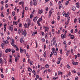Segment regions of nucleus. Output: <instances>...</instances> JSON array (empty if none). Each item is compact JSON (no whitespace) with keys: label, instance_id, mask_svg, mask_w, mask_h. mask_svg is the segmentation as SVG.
<instances>
[{"label":"nucleus","instance_id":"nucleus-64","mask_svg":"<svg viewBox=\"0 0 80 80\" xmlns=\"http://www.w3.org/2000/svg\"><path fill=\"white\" fill-rule=\"evenodd\" d=\"M19 27H22V23H20L19 24Z\"/></svg>","mask_w":80,"mask_h":80},{"label":"nucleus","instance_id":"nucleus-5","mask_svg":"<svg viewBox=\"0 0 80 80\" xmlns=\"http://www.w3.org/2000/svg\"><path fill=\"white\" fill-rule=\"evenodd\" d=\"M43 13V10L40 9L38 11V14H41Z\"/></svg>","mask_w":80,"mask_h":80},{"label":"nucleus","instance_id":"nucleus-45","mask_svg":"<svg viewBox=\"0 0 80 80\" xmlns=\"http://www.w3.org/2000/svg\"><path fill=\"white\" fill-rule=\"evenodd\" d=\"M10 38L9 36L7 38V39L8 40H10Z\"/></svg>","mask_w":80,"mask_h":80},{"label":"nucleus","instance_id":"nucleus-57","mask_svg":"<svg viewBox=\"0 0 80 80\" xmlns=\"http://www.w3.org/2000/svg\"><path fill=\"white\" fill-rule=\"evenodd\" d=\"M71 33H73V29H71Z\"/></svg>","mask_w":80,"mask_h":80},{"label":"nucleus","instance_id":"nucleus-40","mask_svg":"<svg viewBox=\"0 0 80 80\" xmlns=\"http://www.w3.org/2000/svg\"><path fill=\"white\" fill-rule=\"evenodd\" d=\"M56 44V41H54L53 42V45H55Z\"/></svg>","mask_w":80,"mask_h":80},{"label":"nucleus","instance_id":"nucleus-27","mask_svg":"<svg viewBox=\"0 0 80 80\" xmlns=\"http://www.w3.org/2000/svg\"><path fill=\"white\" fill-rule=\"evenodd\" d=\"M72 72L73 73H77V72H76V71H75V69L73 70L72 71Z\"/></svg>","mask_w":80,"mask_h":80},{"label":"nucleus","instance_id":"nucleus-4","mask_svg":"<svg viewBox=\"0 0 80 80\" xmlns=\"http://www.w3.org/2000/svg\"><path fill=\"white\" fill-rule=\"evenodd\" d=\"M11 44L12 46H14V39H12V41L11 42Z\"/></svg>","mask_w":80,"mask_h":80},{"label":"nucleus","instance_id":"nucleus-58","mask_svg":"<svg viewBox=\"0 0 80 80\" xmlns=\"http://www.w3.org/2000/svg\"><path fill=\"white\" fill-rule=\"evenodd\" d=\"M71 75V72H70V71H69V73H68V75H69V76H70Z\"/></svg>","mask_w":80,"mask_h":80},{"label":"nucleus","instance_id":"nucleus-16","mask_svg":"<svg viewBox=\"0 0 80 80\" xmlns=\"http://www.w3.org/2000/svg\"><path fill=\"white\" fill-rule=\"evenodd\" d=\"M75 37V36H74V35H72L71 36V39H74V38Z\"/></svg>","mask_w":80,"mask_h":80},{"label":"nucleus","instance_id":"nucleus-49","mask_svg":"<svg viewBox=\"0 0 80 80\" xmlns=\"http://www.w3.org/2000/svg\"><path fill=\"white\" fill-rule=\"evenodd\" d=\"M24 27L26 28H27V23L25 24Z\"/></svg>","mask_w":80,"mask_h":80},{"label":"nucleus","instance_id":"nucleus-59","mask_svg":"<svg viewBox=\"0 0 80 80\" xmlns=\"http://www.w3.org/2000/svg\"><path fill=\"white\" fill-rule=\"evenodd\" d=\"M75 80H78V78L77 77H76V78H75Z\"/></svg>","mask_w":80,"mask_h":80},{"label":"nucleus","instance_id":"nucleus-15","mask_svg":"<svg viewBox=\"0 0 80 80\" xmlns=\"http://www.w3.org/2000/svg\"><path fill=\"white\" fill-rule=\"evenodd\" d=\"M70 53V50H68L67 51V52H66V55L67 56H68V54Z\"/></svg>","mask_w":80,"mask_h":80},{"label":"nucleus","instance_id":"nucleus-44","mask_svg":"<svg viewBox=\"0 0 80 80\" xmlns=\"http://www.w3.org/2000/svg\"><path fill=\"white\" fill-rule=\"evenodd\" d=\"M37 23H38V26H40V25H41L40 23V22H37Z\"/></svg>","mask_w":80,"mask_h":80},{"label":"nucleus","instance_id":"nucleus-28","mask_svg":"<svg viewBox=\"0 0 80 80\" xmlns=\"http://www.w3.org/2000/svg\"><path fill=\"white\" fill-rule=\"evenodd\" d=\"M76 9V8L74 7H73L72 8V10H73V11H75Z\"/></svg>","mask_w":80,"mask_h":80},{"label":"nucleus","instance_id":"nucleus-8","mask_svg":"<svg viewBox=\"0 0 80 80\" xmlns=\"http://www.w3.org/2000/svg\"><path fill=\"white\" fill-rule=\"evenodd\" d=\"M43 56L45 58H46V57H47V52H46V51H45L44 52V54H43Z\"/></svg>","mask_w":80,"mask_h":80},{"label":"nucleus","instance_id":"nucleus-50","mask_svg":"<svg viewBox=\"0 0 80 80\" xmlns=\"http://www.w3.org/2000/svg\"><path fill=\"white\" fill-rule=\"evenodd\" d=\"M1 16L2 17H4V15H3V13H1Z\"/></svg>","mask_w":80,"mask_h":80},{"label":"nucleus","instance_id":"nucleus-10","mask_svg":"<svg viewBox=\"0 0 80 80\" xmlns=\"http://www.w3.org/2000/svg\"><path fill=\"white\" fill-rule=\"evenodd\" d=\"M13 24L14 25H15V24L17 25L18 24V23L17 22H15V21H14L13 22Z\"/></svg>","mask_w":80,"mask_h":80},{"label":"nucleus","instance_id":"nucleus-11","mask_svg":"<svg viewBox=\"0 0 80 80\" xmlns=\"http://www.w3.org/2000/svg\"><path fill=\"white\" fill-rule=\"evenodd\" d=\"M35 34L36 35H37V32H33L32 34V36H35Z\"/></svg>","mask_w":80,"mask_h":80},{"label":"nucleus","instance_id":"nucleus-56","mask_svg":"<svg viewBox=\"0 0 80 80\" xmlns=\"http://www.w3.org/2000/svg\"><path fill=\"white\" fill-rule=\"evenodd\" d=\"M61 3H62V2L61 1H59L58 3L59 5H61Z\"/></svg>","mask_w":80,"mask_h":80},{"label":"nucleus","instance_id":"nucleus-48","mask_svg":"<svg viewBox=\"0 0 80 80\" xmlns=\"http://www.w3.org/2000/svg\"><path fill=\"white\" fill-rule=\"evenodd\" d=\"M33 5L35 6H36V5H37V2H33Z\"/></svg>","mask_w":80,"mask_h":80},{"label":"nucleus","instance_id":"nucleus-6","mask_svg":"<svg viewBox=\"0 0 80 80\" xmlns=\"http://www.w3.org/2000/svg\"><path fill=\"white\" fill-rule=\"evenodd\" d=\"M45 32H48V30L49 29L48 27H44Z\"/></svg>","mask_w":80,"mask_h":80},{"label":"nucleus","instance_id":"nucleus-26","mask_svg":"<svg viewBox=\"0 0 80 80\" xmlns=\"http://www.w3.org/2000/svg\"><path fill=\"white\" fill-rule=\"evenodd\" d=\"M33 61H30V65H32V63H33Z\"/></svg>","mask_w":80,"mask_h":80},{"label":"nucleus","instance_id":"nucleus-9","mask_svg":"<svg viewBox=\"0 0 80 80\" xmlns=\"http://www.w3.org/2000/svg\"><path fill=\"white\" fill-rule=\"evenodd\" d=\"M76 5L77 8H80V6H79V3H76Z\"/></svg>","mask_w":80,"mask_h":80},{"label":"nucleus","instance_id":"nucleus-32","mask_svg":"<svg viewBox=\"0 0 80 80\" xmlns=\"http://www.w3.org/2000/svg\"><path fill=\"white\" fill-rule=\"evenodd\" d=\"M67 68H69V69L70 68V66L68 64L67 65Z\"/></svg>","mask_w":80,"mask_h":80},{"label":"nucleus","instance_id":"nucleus-43","mask_svg":"<svg viewBox=\"0 0 80 80\" xmlns=\"http://www.w3.org/2000/svg\"><path fill=\"white\" fill-rule=\"evenodd\" d=\"M36 48H37L38 47V44L37 43V41H36Z\"/></svg>","mask_w":80,"mask_h":80},{"label":"nucleus","instance_id":"nucleus-29","mask_svg":"<svg viewBox=\"0 0 80 80\" xmlns=\"http://www.w3.org/2000/svg\"><path fill=\"white\" fill-rule=\"evenodd\" d=\"M12 14L13 16H15V13L13 11L12 12Z\"/></svg>","mask_w":80,"mask_h":80},{"label":"nucleus","instance_id":"nucleus-37","mask_svg":"<svg viewBox=\"0 0 80 80\" xmlns=\"http://www.w3.org/2000/svg\"><path fill=\"white\" fill-rule=\"evenodd\" d=\"M20 42H21V43H22L23 42V39H22V38H21L20 39Z\"/></svg>","mask_w":80,"mask_h":80},{"label":"nucleus","instance_id":"nucleus-47","mask_svg":"<svg viewBox=\"0 0 80 80\" xmlns=\"http://www.w3.org/2000/svg\"><path fill=\"white\" fill-rule=\"evenodd\" d=\"M20 69H22V68H23V66H20Z\"/></svg>","mask_w":80,"mask_h":80},{"label":"nucleus","instance_id":"nucleus-41","mask_svg":"<svg viewBox=\"0 0 80 80\" xmlns=\"http://www.w3.org/2000/svg\"><path fill=\"white\" fill-rule=\"evenodd\" d=\"M16 51H17V52H18V50H19V49H18V47H16Z\"/></svg>","mask_w":80,"mask_h":80},{"label":"nucleus","instance_id":"nucleus-36","mask_svg":"<svg viewBox=\"0 0 80 80\" xmlns=\"http://www.w3.org/2000/svg\"><path fill=\"white\" fill-rule=\"evenodd\" d=\"M8 48L6 49L5 50V53H8Z\"/></svg>","mask_w":80,"mask_h":80},{"label":"nucleus","instance_id":"nucleus-39","mask_svg":"<svg viewBox=\"0 0 80 80\" xmlns=\"http://www.w3.org/2000/svg\"><path fill=\"white\" fill-rule=\"evenodd\" d=\"M11 52L12 53H15V50L13 49L12 50Z\"/></svg>","mask_w":80,"mask_h":80},{"label":"nucleus","instance_id":"nucleus-22","mask_svg":"<svg viewBox=\"0 0 80 80\" xmlns=\"http://www.w3.org/2000/svg\"><path fill=\"white\" fill-rule=\"evenodd\" d=\"M28 71H29V72H32V69L30 68H28Z\"/></svg>","mask_w":80,"mask_h":80},{"label":"nucleus","instance_id":"nucleus-18","mask_svg":"<svg viewBox=\"0 0 80 80\" xmlns=\"http://www.w3.org/2000/svg\"><path fill=\"white\" fill-rule=\"evenodd\" d=\"M58 75H62V72H58Z\"/></svg>","mask_w":80,"mask_h":80},{"label":"nucleus","instance_id":"nucleus-24","mask_svg":"<svg viewBox=\"0 0 80 80\" xmlns=\"http://www.w3.org/2000/svg\"><path fill=\"white\" fill-rule=\"evenodd\" d=\"M69 23V21L67 20L66 22H65V24L67 25Z\"/></svg>","mask_w":80,"mask_h":80},{"label":"nucleus","instance_id":"nucleus-1","mask_svg":"<svg viewBox=\"0 0 80 80\" xmlns=\"http://www.w3.org/2000/svg\"><path fill=\"white\" fill-rule=\"evenodd\" d=\"M20 54L18 53V57H16L15 58V61L16 62H17L18 60V59H19V58H20Z\"/></svg>","mask_w":80,"mask_h":80},{"label":"nucleus","instance_id":"nucleus-14","mask_svg":"<svg viewBox=\"0 0 80 80\" xmlns=\"http://www.w3.org/2000/svg\"><path fill=\"white\" fill-rule=\"evenodd\" d=\"M41 20H42V17H41L40 18L37 22H40Z\"/></svg>","mask_w":80,"mask_h":80},{"label":"nucleus","instance_id":"nucleus-63","mask_svg":"<svg viewBox=\"0 0 80 80\" xmlns=\"http://www.w3.org/2000/svg\"><path fill=\"white\" fill-rule=\"evenodd\" d=\"M77 55H78V57L79 58V57H80V54L78 53V54H77Z\"/></svg>","mask_w":80,"mask_h":80},{"label":"nucleus","instance_id":"nucleus-12","mask_svg":"<svg viewBox=\"0 0 80 80\" xmlns=\"http://www.w3.org/2000/svg\"><path fill=\"white\" fill-rule=\"evenodd\" d=\"M3 60L2 59V58H1L0 59V63H1L2 65L3 64V62H2Z\"/></svg>","mask_w":80,"mask_h":80},{"label":"nucleus","instance_id":"nucleus-17","mask_svg":"<svg viewBox=\"0 0 80 80\" xmlns=\"http://www.w3.org/2000/svg\"><path fill=\"white\" fill-rule=\"evenodd\" d=\"M25 33H26V30H24L22 34V35H24V34Z\"/></svg>","mask_w":80,"mask_h":80},{"label":"nucleus","instance_id":"nucleus-62","mask_svg":"<svg viewBox=\"0 0 80 80\" xmlns=\"http://www.w3.org/2000/svg\"><path fill=\"white\" fill-rule=\"evenodd\" d=\"M33 73H35V70H34L32 71Z\"/></svg>","mask_w":80,"mask_h":80},{"label":"nucleus","instance_id":"nucleus-30","mask_svg":"<svg viewBox=\"0 0 80 80\" xmlns=\"http://www.w3.org/2000/svg\"><path fill=\"white\" fill-rule=\"evenodd\" d=\"M45 67L47 68H49V65H48V64H46L45 65Z\"/></svg>","mask_w":80,"mask_h":80},{"label":"nucleus","instance_id":"nucleus-13","mask_svg":"<svg viewBox=\"0 0 80 80\" xmlns=\"http://www.w3.org/2000/svg\"><path fill=\"white\" fill-rule=\"evenodd\" d=\"M4 31H6V27H7V25H6V24H5V25H4Z\"/></svg>","mask_w":80,"mask_h":80},{"label":"nucleus","instance_id":"nucleus-34","mask_svg":"<svg viewBox=\"0 0 80 80\" xmlns=\"http://www.w3.org/2000/svg\"><path fill=\"white\" fill-rule=\"evenodd\" d=\"M60 16H58V20H60Z\"/></svg>","mask_w":80,"mask_h":80},{"label":"nucleus","instance_id":"nucleus-54","mask_svg":"<svg viewBox=\"0 0 80 80\" xmlns=\"http://www.w3.org/2000/svg\"><path fill=\"white\" fill-rule=\"evenodd\" d=\"M32 4H33V2L32 1H31L30 2V5L32 6Z\"/></svg>","mask_w":80,"mask_h":80},{"label":"nucleus","instance_id":"nucleus-20","mask_svg":"<svg viewBox=\"0 0 80 80\" xmlns=\"http://www.w3.org/2000/svg\"><path fill=\"white\" fill-rule=\"evenodd\" d=\"M1 46L2 48H5V46H4V44L3 43L2 44Z\"/></svg>","mask_w":80,"mask_h":80},{"label":"nucleus","instance_id":"nucleus-38","mask_svg":"<svg viewBox=\"0 0 80 80\" xmlns=\"http://www.w3.org/2000/svg\"><path fill=\"white\" fill-rule=\"evenodd\" d=\"M20 33H21V31H20V29H19L18 30V33L19 34H20Z\"/></svg>","mask_w":80,"mask_h":80},{"label":"nucleus","instance_id":"nucleus-52","mask_svg":"<svg viewBox=\"0 0 80 80\" xmlns=\"http://www.w3.org/2000/svg\"><path fill=\"white\" fill-rule=\"evenodd\" d=\"M58 34H60V30H58V31L57 32Z\"/></svg>","mask_w":80,"mask_h":80},{"label":"nucleus","instance_id":"nucleus-21","mask_svg":"<svg viewBox=\"0 0 80 80\" xmlns=\"http://www.w3.org/2000/svg\"><path fill=\"white\" fill-rule=\"evenodd\" d=\"M28 28H29V26H30V21H29L28 22Z\"/></svg>","mask_w":80,"mask_h":80},{"label":"nucleus","instance_id":"nucleus-60","mask_svg":"<svg viewBox=\"0 0 80 80\" xmlns=\"http://www.w3.org/2000/svg\"><path fill=\"white\" fill-rule=\"evenodd\" d=\"M36 77L37 78H38V79L39 78V76L38 75H36Z\"/></svg>","mask_w":80,"mask_h":80},{"label":"nucleus","instance_id":"nucleus-3","mask_svg":"<svg viewBox=\"0 0 80 80\" xmlns=\"http://www.w3.org/2000/svg\"><path fill=\"white\" fill-rule=\"evenodd\" d=\"M65 36H66V35L65 34H62L61 35V37L62 38V39H63L64 38H66V37Z\"/></svg>","mask_w":80,"mask_h":80},{"label":"nucleus","instance_id":"nucleus-25","mask_svg":"<svg viewBox=\"0 0 80 80\" xmlns=\"http://www.w3.org/2000/svg\"><path fill=\"white\" fill-rule=\"evenodd\" d=\"M33 17V14H31L30 15V18L31 19H32V18Z\"/></svg>","mask_w":80,"mask_h":80},{"label":"nucleus","instance_id":"nucleus-42","mask_svg":"<svg viewBox=\"0 0 80 80\" xmlns=\"http://www.w3.org/2000/svg\"><path fill=\"white\" fill-rule=\"evenodd\" d=\"M49 14L52 15V11H49Z\"/></svg>","mask_w":80,"mask_h":80},{"label":"nucleus","instance_id":"nucleus-19","mask_svg":"<svg viewBox=\"0 0 80 80\" xmlns=\"http://www.w3.org/2000/svg\"><path fill=\"white\" fill-rule=\"evenodd\" d=\"M20 53H22V52H23V49H22V48H20Z\"/></svg>","mask_w":80,"mask_h":80},{"label":"nucleus","instance_id":"nucleus-31","mask_svg":"<svg viewBox=\"0 0 80 80\" xmlns=\"http://www.w3.org/2000/svg\"><path fill=\"white\" fill-rule=\"evenodd\" d=\"M5 43H6V44H8V43H9L8 41V40H6L5 41Z\"/></svg>","mask_w":80,"mask_h":80},{"label":"nucleus","instance_id":"nucleus-51","mask_svg":"<svg viewBox=\"0 0 80 80\" xmlns=\"http://www.w3.org/2000/svg\"><path fill=\"white\" fill-rule=\"evenodd\" d=\"M74 32H75V33H77V32H78V30H77V28L75 29Z\"/></svg>","mask_w":80,"mask_h":80},{"label":"nucleus","instance_id":"nucleus-7","mask_svg":"<svg viewBox=\"0 0 80 80\" xmlns=\"http://www.w3.org/2000/svg\"><path fill=\"white\" fill-rule=\"evenodd\" d=\"M38 19V17L37 16L35 17L33 19V21L34 22H36V21Z\"/></svg>","mask_w":80,"mask_h":80},{"label":"nucleus","instance_id":"nucleus-53","mask_svg":"<svg viewBox=\"0 0 80 80\" xmlns=\"http://www.w3.org/2000/svg\"><path fill=\"white\" fill-rule=\"evenodd\" d=\"M52 51H53V52L55 51V48H53L52 49Z\"/></svg>","mask_w":80,"mask_h":80},{"label":"nucleus","instance_id":"nucleus-35","mask_svg":"<svg viewBox=\"0 0 80 80\" xmlns=\"http://www.w3.org/2000/svg\"><path fill=\"white\" fill-rule=\"evenodd\" d=\"M68 3H69V1H68L65 4L66 5H68Z\"/></svg>","mask_w":80,"mask_h":80},{"label":"nucleus","instance_id":"nucleus-61","mask_svg":"<svg viewBox=\"0 0 80 80\" xmlns=\"http://www.w3.org/2000/svg\"><path fill=\"white\" fill-rule=\"evenodd\" d=\"M77 18H75L74 21V23H76V22H77Z\"/></svg>","mask_w":80,"mask_h":80},{"label":"nucleus","instance_id":"nucleus-33","mask_svg":"<svg viewBox=\"0 0 80 80\" xmlns=\"http://www.w3.org/2000/svg\"><path fill=\"white\" fill-rule=\"evenodd\" d=\"M62 7V4L59 5V9H61Z\"/></svg>","mask_w":80,"mask_h":80},{"label":"nucleus","instance_id":"nucleus-55","mask_svg":"<svg viewBox=\"0 0 80 80\" xmlns=\"http://www.w3.org/2000/svg\"><path fill=\"white\" fill-rule=\"evenodd\" d=\"M1 76L2 77V78H4V75H3V74H1Z\"/></svg>","mask_w":80,"mask_h":80},{"label":"nucleus","instance_id":"nucleus-2","mask_svg":"<svg viewBox=\"0 0 80 80\" xmlns=\"http://www.w3.org/2000/svg\"><path fill=\"white\" fill-rule=\"evenodd\" d=\"M9 30H11V32H13V25H11V27H9Z\"/></svg>","mask_w":80,"mask_h":80},{"label":"nucleus","instance_id":"nucleus-23","mask_svg":"<svg viewBox=\"0 0 80 80\" xmlns=\"http://www.w3.org/2000/svg\"><path fill=\"white\" fill-rule=\"evenodd\" d=\"M54 54L55 55H57V52L55 51H54Z\"/></svg>","mask_w":80,"mask_h":80},{"label":"nucleus","instance_id":"nucleus-46","mask_svg":"<svg viewBox=\"0 0 80 80\" xmlns=\"http://www.w3.org/2000/svg\"><path fill=\"white\" fill-rule=\"evenodd\" d=\"M66 14L65 13V12H63L62 13V15H63V16H64V15H65Z\"/></svg>","mask_w":80,"mask_h":80}]
</instances>
